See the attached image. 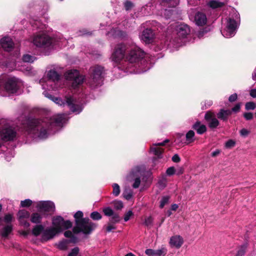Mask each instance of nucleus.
Segmentation results:
<instances>
[{"label":"nucleus","mask_w":256,"mask_h":256,"mask_svg":"<svg viewBox=\"0 0 256 256\" xmlns=\"http://www.w3.org/2000/svg\"><path fill=\"white\" fill-rule=\"evenodd\" d=\"M64 121V116L62 114L54 116L49 120H44L36 118L28 119L27 130L40 138H45L48 136V130H52L56 126H62Z\"/></svg>","instance_id":"f257e3e1"},{"label":"nucleus","mask_w":256,"mask_h":256,"mask_svg":"<svg viewBox=\"0 0 256 256\" xmlns=\"http://www.w3.org/2000/svg\"><path fill=\"white\" fill-rule=\"evenodd\" d=\"M144 51L138 46L129 48L126 54L125 62H128L131 66L138 67L140 70L145 71L146 70L142 66V64L145 62L144 59Z\"/></svg>","instance_id":"f03ea898"},{"label":"nucleus","mask_w":256,"mask_h":256,"mask_svg":"<svg viewBox=\"0 0 256 256\" xmlns=\"http://www.w3.org/2000/svg\"><path fill=\"white\" fill-rule=\"evenodd\" d=\"M91 74L88 80V85L92 89H94L103 84L105 74L104 68L102 66L96 65L91 67L90 70Z\"/></svg>","instance_id":"7ed1b4c3"},{"label":"nucleus","mask_w":256,"mask_h":256,"mask_svg":"<svg viewBox=\"0 0 256 256\" xmlns=\"http://www.w3.org/2000/svg\"><path fill=\"white\" fill-rule=\"evenodd\" d=\"M98 226V224L94 223L86 218V219L82 220L81 222H76V225L72 228L74 234L82 232L84 234H90Z\"/></svg>","instance_id":"20e7f679"},{"label":"nucleus","mask_w":256,"mask_h":256,"mask_svg":"<svg viewBox=\"0 0 256 256\" xmlns=\"http://www.w3.org/2000/svg\"><path fill=\"white\" fill-rule=\"evenodd\" d=\"M128 48L123 43L117 44L112 54V58L116 63L120 62L122 60H125L126 54L128 50Z\"/></svg>","instance_id":"39448f33"},{"label":"nucleus","mask_w":256,"mask_h":256,"mask_svg":"<svg viewBox=\"0 0 256 256\" xmlns=\"http://www.w3.org/2000/svg\"><path fill=\"white\" fill-rule=\"evenodd\" d=\"M66 78L72 81L71 85L74 88H76L82 84L84 78L76 70H68L66 74Z\"/></svg>","instance_id":"423d86ee"},{"label":"nucleus","mask_w":256,"mask_h":256,"mask_svg":"<svg viewBox=\"0 0 256 256\" xmlns=\"http://www.w3.org/2000/svg\"><path fill=\"white\" fill-rule=\"evenodd\" d=\"M32 42L37 47L48 48L52 43V39L45 34H39L34 36Z\"/></svg>","instance_id":"0eeeda50"},{"label":"nucleus","mask_w":256,"mask_h":256,"mask_svg":"<svg viewBox=\"0 0 256 256\" xmlns=\"http://www.w3.org/2000/svg\"><path fill=\"white\" fill-rule=\"evenodd\" d=\"M38 212L44 215H52L55 211V205L50 201L40 202L36 206Z\"/></svg>","instance_id":"6e6552de"},{"label":"nucleus","mask_w":256,"mask_h":256,"mask_svg":"<svg viewBox=\"0 0 256 256\" xmlns=\"http://www.w3.org/2000/svg\"><path fill=\"white\" fill-rule=\"evenodd\" d=\"M2 140L5 142L12 141L16 137V132L12 126L3 128L0 131Z\"/></svg>","instance_id":"1a4fd4ad"},{"label":"nucleus","mask_w":256,"mask_h":256,"mask_svg":"<svg viewBox=\"0 0 256 256\" xmlns=\"http://www.w3.org/2000/svg\"><path fill=\"white\" fill-rule=\"evenodd\" d=\"M216 115L210 110L206 112L204 115V120L208 122V127L211 129H214L220 125V122L216 118Z\"/></svg>","instance_id":"9d476101"},{"label":"nucleus","mask_w":256,"mask_h":256,"mask_svg":"<svg viewBox=\"0 0 256 256\" xmlns=\"http://www.w3.org/2000/svg\"><path fill=\"white\" fill-rule=\"evenodd\" d=\"M237 23L234 18H230L228 20L226 32L224 30L222 33L226 38L234 36L237 29Z\"/></svg>","instance_id":"9b49d317"},{"label":"nucleus","mask_w":256,"mask_h":256,"mask_svg":"<svg viewBox=\"0 0 256 256\" xmlns=\"http://www.w3.org/2000/svg\"><path fill=\"white\" fill-rule=\"evenodd\" d=\"M4 88L9 94L16 93L19 88L18 80L15 78H8L4 84Z\"/></svg>","instance_id":"f8f14e48"},{"label":"nucleus","mask_w":256,"mask_h":256,"mask_svg":"<svg viewBox=\"0 0 256 256\" xmlns=\"http://www.w3.org/2000/svg\"><path fill=\"white\" fill-rule=\"evenodd\" d=\"M177 37L180 39H184L190 34V28L188 25L184 23L178 25L176 27Z\"/></svg>","instance_id":"ddd939ff"},{"label":"nucleus","mask_w":256,"mask_h":256,"mask_svg":"<svg viewBox=\"0 0 256 256\" xmlns=\"http://www.w3.org/2000/svg\"><path fill=\"white\" fill-rule=\"evenodd\" d=\"M154 32L152 28L144 30L140 36L141 39L146 44L152 43L154 38Z\"/></svg>","instance_id":"4468645a"},{"label":"nucleus","mask_w":256,"mask_h":256,"mask_svg":"<svg viewBox=\"0 0 256 256\" xmlns=\"http://www.w3.org/2000/svg\"><path fill=\"white\" fill-rule=\"evenodd\" d=\"M60 232L54 227L45 229L42 234V239L44 241H48L53 238L55 236Z\"/></svg>","instance_id":"2eb2a0df"},{"label":"nucleus","mask_w":256,"mask_h":256,"mask_svg":"<svg viewBox=\"0 0 256 256\" xmlns=\"http://www.w3.org/2000/svg\"><path fill=\"white\" fill-rule=\"evenodd\" d=\"M0 43L2 47L5 51L11 52L14 48V43L12 39L8 36L2 38Z\"/></svg>","instance_id":"dca6fc26"},{"label":"nucleus","mask_w":256,"mask_h":256,"mask_svg":"<svg viewBox=\"0 0 256 256\" xmlns=\"http://www.w3.org/2000/svg\"><path fill=\"white\" fill-rule=\"evenodd\" d=\"M167 253V250L166 248H162L160 250H152L151 248L146 249L145 254L149 256H164Z\"/></svg>","instance_id":"f3484780"},{"label":"nucleus","mask_w":256,"mask_h":256,"mask_svg":"<svg viewBox=\"0 0 256 256\" xmlns=\"http://www.w3.org/2000/svg\"><path fill=\"white\" fill-rule=\"evenodd\" d=\"M169 243L172 246L179 248L183 244L184 240L181 236L176 235L170 238Z\"/></svg>","instance_id":"a211bd4d"},{"label":"nucleus","mask_w":256,"mask_h":256,"mask_svg":"<svg viewBox=\"0 0 256 256\" xmlns=\"http://www.w3.org/2000/svg\"><path fill=\"white\" fill-rule=\"evenodd\" d=\"M64 220V218L61 216H56L52 218V224L53 227L60 232L63 231L62 224Z\"/></svg>","instance_id":"6ab92c4d"},{"label":"nucleus","mask_w":256,"mask_h":256,"mask_svg":"<svg viewBox=\"0 0 256 256\" xmlns=\"http://www.w3.org/2000/svg\"><path fill=\"white\" fill-rule=\"evenodd\" d=\"M232 115V111L230 110H224L221 108L216 114V117L218 119L223 122H227L228 117Z\"/></svg>","instance_id":"aec40b11"},{"label":"nucleus","mask_w":256,"mask_h":256,"mask_svg":"<svg viewBox=\"0 0 256 256\" xmlns=\"http://www.w3.org/2000/svg\"><path fill=\"white\" fill-rule=\"evenodd\" d=\"M192 128L195 130L197 134H202L206 132L207 128L206 126L202 124L201 122L197 120L192 126Z\"/></svg>","instance_id":"412c9836"},{"label":"nucleus","mask_w":256,"mask_h":256,"mask_svg":"<svg viewBox=\"0 0 256 256\" xmlns=\"http://www.w3.org/2000/svg\"><path fill=\"white\" fill-rule=\"evenodd\" d=\"M194 20L198 26H202L206 24L207 18L206 15L200 12H198L195 16Z\"/></svg>","instance_id":"4be33fe9"},{"label":"nucleus","mask_w":256,"mask_h":256,"mask_svg":"<svg viewBox=\"0 0 256 256\" xmlns=\"http://www.w3.org/2000/svg\"><path fill=\"white\" fill-rule=\"evenodd\" d=\"M13 230V227L12 224H7L4 226L2 230L0 235L2 238H8L9 234H10Z\"/></svg>","instance_id":"5701e85b"},{"label":"nucleus","mask_w":256,"mask_h":256,"mask_svg":"<svg viewBox=\"0 0 256 256\" xmlns=\"http://www.w3.org/2000/svg\"><path fill=\"white\" fill-rule=\"evenodd\" d=\"M47 76L49 80L54 82L58 81L60 79V75L55 70H50L47 74Z\"/></svg>","instance_id":"b1692460"},{"label":"nucleus","mask_w":256,"mask_h":256,"mask_svg":"<svg viewBox=\"0 0 256 256\" xmlns=\"http://www.w3.org/2000/svg\"><path fill=\"white\" fill-rule=\"evenodd\" d=\"M30 220L32 223L38 224L42 222V216L38 212H34L30 215Z\"/></svg>","instance_id":"393cba45"},{"label":"nucleus","mask_w":256,"mask_h":256,"mask_svg":"<svg viewBox=\"0 0 256 256\" xmlns=\"http://www.w3.org/2000/svg\"><path fill=\"white\" fill-rule=\"evenodd\" d=\"M44 226L42 224H36L32 230V234L35 236H38L44 232Z\"/></svg>","instance_id":"a878e982"},{"label":"nucleus","mask_w":256,"mask_h":256,"mask_svg":"<svg viewBox=\"0 0 256 256\" xmlns=\"http://www.w3.org/2000/svg\"><path fill=\"white\" fill-rule=\"evenodd\" d=\"M45 96L50 100H52L53 102H54L56 104L62 106L64 104V102L63 101L62 99H61L59 97H56L50 94L46 93L45 94Z\"/></svg>","instance_id":"bb28decb"},{"label":"nucleus","mask_w":256,"mask_h":256,"mask_svg":"<svg viewBox=\"0 0 256 256\" xmlns=\"http://www.w3.org/2000/svg\"><path fill=\"white\" fill-rule=\"evenodd\" d=\"M225 2H220L216 0H211L209 2V6L212 8H222L225 6Z\"/></svg>","instance_id":"cd10ccee"},{"label":"nucleus","mask_w":256,"mask_h":256,"mask_svg":"<svg viewBox=\"0 0 256 256\" xmlns=\"http://www.w3.org/2000/svg\"><path fill=\"white\" fill-rule=\"evenodd\" d=\"M151 151L154 154L157 156L158 158H161L162 155L164 152V149L158 146L152 147L150 148Z\"/></svg>","instance_id":"c85d7f7f"},{"label":"nucleus","mask_w":256,"mask_h":256,"mask_svg":"<svg viewBox=\"0 0 256 256\" xmlns=\"http://www.w3.org/2000/svg\"><path fill=\"white\" fill-rule=\"evenodd\" d=\"M247 250V244H244L238 248L236 256H244Z\"/></svg>","instance_id":"c756f323"},{"label":"nucleus","mask_w":256,"mask_h":256,"mask_svg":"<svg viewBox=\"0 0 256 256\" xmlns=\"http://www.w3.org/2000/svg\"><path fill=\"white\" fill-rule=\"evenodd\" d=\"M18 220L28 218L30 212L26 210H21L18 211Z\"/></svg>","instance_id":"7c9ffc66"},{"label":"nucleus","mask_w":256,"mask_h":256,"mask_svg":"<svg viewBox=\"0 0 256 256\" xmlns=\"http://www.w3.org/2000/svg\"><path fill=\"white\" fill-rule=\"evenodd\" d=\"M64 236L65 237L68 238H70V240H68L69 242L72 243H76L77 240V238L76 236L74 235L72 232L70 230H66L64 232Z\"/></svg>","instance_id":"2f4dec72"},{"label":"nucleus","mask_w":256,"mask_h":256,"mask_svg":"<svg viewBox=\"0 0 256 256\" xmlns=\"http://www.w3.org/2000/svg\"><path fill=\"white\" fill-rule=\"evenodd\" d=\"M121 219L122 218L118 214L116 213L110 218L108 223L114 225V224L120 222Z\"/></svg>","instance_id":"473e14b6"},{"label":"nucleus","mask_w":256,"mask_h":256,"mask_svg":"<svg viewBox=\"0 0 256 256\" xmlns=\"http://www.w3.org/2000/svg\"><path fill=\"white\" fill-rule=\"evenodd\" d=\"M195 136V133L194 130H190L186 134V138L188 143H191L194 142V138Z\"/></svg>","instance_id":"72a5a7b5"},{"label":"nucleus","mask_w":256,"mask_h":256,"mask_svg":"<svg viewBox=\"0 0 256 256\" xmlns=\"http://www.w3.org/2000/svg\"><path fill=\"white\" fill-rule=\"evenodd\" d=\"M70 242L67 240H63L59 242L58 248L60 250H65L68 248V244Z\"/></svg>","instance_id":"f704fd0d"},{"label":"nucleus","mask_w":256,"mask_h":256,"mask_svg":"<svg viewBox=\"0 0 256 256\" xmlns=\"http://www.w3.org/2000/svg\"><path fill=\"white\" fill-rule=\"evenodd\" d=\"M84 214L82 211L78 210L75 213L74 217L75 219L76 226V222H81L82 219H86V218H83Z\"/></svg>","instance_id":"c9c22d12"},{"label":"nucleus","mask_w":256,"mask_h":256,"mask_svg":"<svg viewBox=\"0 0 256 256\" xmlns=\"http://www.w3.org/2000/svg\"><path fill=\"white\" fill-rule=\"evenodd\" d=\"M36 59V57L28 54H24L22 60L26 62H32Z\"/></svg>","instance_id":"e433bc0d"},{"label":"nucleus","mask_w":256,"mask_h":256,"mask_svg":"<svg viewBox=\"0 0 256 256\" xmlns=\"http://www.w3.org/2000/svg\"><path fill=\"white\" fill-rule=\"evenodd\" d=\"M102 212L104 215L107 216H113L116 214L110 207H106L105 208H104L102 210Z\"/></svg>","instance_id":"4c0bfd02"},{"label":"nucleus","mask_w":256,"mask_h":256,"mask_svg":"<svg viewBox=\"0 0 256 256\" xmlns=\"http://www.w3.org/2000/svg\"><path fill=\"white\" fill-rule=\"evenodd\" d=\"M90 218L94 220H98L102 219V216L98 212H93L90 214Z\"/></svg>","instance_id":"58836bf2"},{"label":"nucleus","mask_w":256,"mask_h":256,"mask_svg":"<svg viewBox=\"0 0 256 256\" xmlns=\"http://www.w3.org/2000/svg\"><path fill=\"white\" fill-rule=\"evenodd\" d=\"M256 108V104L254 102H247L245 104V109L246 110H254Z\"/></svg>","instance_id":"ea45409f"},{"label":"nucleus","mask_w":256,"mask_h":256,"mask_svg":"<svg viewBox=\"0 0 256 256\" xmlns=\"http://www.w3.org/2000/svg\"><path fill=\"white\" fill-rule=\"evenodd\" d=\"M112 194L116 196H118L120 194V187L118 184H114L112 186Z\"/></svg>","instance_id":"a19ab883"},{"label":"nucleus","mask_w":256,"mask_h":256,"mask_svg":"<svg viewBox=\"0 0 256 256\" xmlns=\"http://www.w3.org/2000/svg\"><path fill=\"white\" fill-rule=\"evenodd\" d=\"M170 198V196H162L160 202V208H162L168 203Z\"/></svg>","instance_id":"79ce46f5"},{"label":"nucleus","mask_w":256,"mask_h":256,"mask_svg":"<svg viewBox=\"0 0 256 256\" xmlns=\"http://www.w3.org/2000/svg\"><path fill=\"white\" fill-rule=\"evenodd\" d=\"M114 206L116 210H120L124 207V204L121 200H114L113 202Z\"/></svg>","instance_id":"37998d69"},{"label":"nucleus","mask_w":256,"mask_h":256,"mask_svg":"<svg viewBox=\"0 0 256 256\" xmlns=\"http://www.w3.org/2000/svg\"><path fill=\"white\" fill-rule=\"evenodd\" d=\"M70 110L73 112L80 113L82 111L81 106L78 104H74L70 108Z\"/></svg>","instance_id":"c03bdc74"},{"label":"nucleus","mask_w":256,"mask_h":256,"mask_svg":"<svg viewBox=\"0 0 256 256\" xmlns=\"http://www.w3.org/2000/svg\"><path fill=\"white\" fill-rule=\"evenodd\" d=\"M32 202L30 199H26L22 200L20 202V206L22 208H28L32 204Z\"/></svg>","instance_id":"a18cd8bd"},{"label":"nucleus","mask_w":256,"mask_h":256,"mask_svg":"<svg viewBox=\"0 0 256 256\" xmlns=\"http://www.w3.org/2000/svg\"><path fill=\"white\" fill-rule=\"evenodd\" d=\"M124 9L126 11L130 10L134 6V4L130 0H126L124 3Z\"/></svg>","instance_id":"49530a36"},{"label":"nucleus","mask_w":256,"mask_h":256,"mask_svg":"<svg viewBox=\"0 0 256 256\" xmlns=\"http://www.w3.org/2000/svg\"><path fill=\"white\" fill-rule=\"evenodd\" d=\"M72 224L70 220H64L62 224V228L63 230H68L72 227Z\"/></svg>","instance_id":"de8ad7c7"},{"label":"nucleus","mask_w":256,"mask_h":256,"mask_svg":"<svg viewBox=\"0 0 256 256\" xmlns=\"http://www.w3.org/2000/svg\"><path fill=\"white\" fill-rule=\"evenodd\" d=\"M236 145V142L232 140H229L225 143V146L227 148H232Z\"/></svg>","instance_id":"09e8293b"},{"label":"nucleus","mask_w":256,"mask_h":256,"mask_svg":"<svg viewBox=\"0 0 256 256\" xmlns=\"http://www.w3.org/2000/svg\"><path fill=\"white\" fill-rule=\"evenodd\" d=\"M12 214H8L4 216V220L6 224H10L12 222Z\"/></svg>","instance_id":"8fccbe9b"},{"label":"nucleus","mask_w":256,"mask_h":256,"mask_svg":"<svg viewBox=\"0 0 256 256\" xmlns=\"http://www.w3.org/2000/svg\"><path fill=\"white\" fill-rule=\"evenodd\" d=\"M153 222V219L151 216H150L145 219L144 224L147 227H150Z\"/></svg>","instance_id":"3c124183"},{"label":"nucleus","mask_w":256,"mask_h":256,"mask_svg":"<svg viewBox=\"0 0 256 256\" xmlns=\"http://www.w3.org/2000/svg\"><path fill=\"white\" fill-rule=\"evenodd\" d=\"M243 116L246 120H250L254 118V114L251 112H246L243 114Z\"/></svg>","instance_id":"603ef678"},{"label":"nucleus","mask_w":256,"mask_h":256,"mask_svg":"<svg viewBox=\"0 0 256 256\" xmlns=\"http://www.w3.org/2000/svg\"><path fill=\"white\" fill-rule=\"evenodd\" d=\"M140 177H136L134 180V182L132 186V188H138L140 184Z\"/></svg>","instance_id":"864d4df0"},{"label":"nucleus","mask_w":256,"mask_h":256,"mask_svg":"<svg viewBox=\"0 0 256 256\" xmlns=\"http://www.w3.org/2000/svg\"><path fill=\"white\" fill-rule=\"evenodd\" d=\"M80 251L78 247H75L72 248L70 252L68 254V256H77Z\"/></svg>","instance_id":"5fc2aeb1"},{"label":"nucleus","mask_w":256,"mask_h":256,"mask_svg":"<svg viewBox=\"0 0 256 256\" xmlns=\"http://www.w3.org/2000/svg\"><path fill=\"white\" fill-rule=\"evenodd\" d=\"M176 169L174 166L168 168L166 170V174L168 176H171L175 174Z\"/></svg>","instance_id":"6e6d98bb"},{"label":"nucleus","mask_w":256,"mask_h":256,"mask_svg":"<svg viewBox=\"0 0 256 256\" xmlns=\"http://www.w3.org/2000/svg\"><path fill=\"white\" fill-rule=\"evenodd\" d=\"M240 133L242 136L246 138L250 134V131L246 128H243L240 131Z\"/></svg>","instance_id":"4d7b16f0"},{"label":"nucleus","mask_w":256,"mask_h":256,"mask_svg":"<svg viewBox=\"0 0 256 256\" xmlns=\"http://www.w3.org/2000/svg\"><path fill=\"white\" fill-rule=\"evenodd\" d=\"M174 10H166L164 14L167 18H170L173 14Z\"/></svg>","instance_id":"13d9d810"},{"label":"nucleus","mask_w":256,"mask_h":256,"mask_svg":"<svg viewBox=\"0 0 256 256\" xmlns=\"http://www.w3.org/2000/svg\"><path fill=\"white\" fill-rule=\"evenodd\" d=\"M122 196L125 199H126V200H129L132 198V192H124L122 194Z\"/></svg>","instance_id":"bf43d9fd"},{"label":"nucleus","mask_w":256,"mask_h":256,"mask_svg":"<svg viewBox=\"0 0 256 256\" xmlns=\"http://www.w3.org/2000/svg\"><path fill=\"white\" fill-rule=\"evenodd\" d=\"M240 106H241L240 103H238V104H236L230 110L232 111V112H239L240 110Z\"/></svg>","instance_id":"052dcab7"},{"label":"nucleus","mask_w":256,"mask_h":256,"mask_svg":"<svg viewBox=\"0 0 256 256\" xmlns=\"http://www.w3.org/2000/svg\"><path fill=\"white\" fill-rule=\"evenodd\" d=\"M133 215V213L132 210L128 211L124 216V222H127L130 219V217Z\"/></svg>","instance_id":"680f3d73"},{"label":"nucleus","mask_w":256,"mask_h":256,"mask_svg":"<svg viewBox=\"0 0 256 256\" xmlns=\"http://www.w3.org/2000/svg\"><path fill=\"white\" fill-rule=\"evenodd\" d=\"M238 98V95L236 93H234L230 95L228 98V100L230 102H234Z\"/></svg>","instance_id":"e2e57ef3"},{"label":"nucleus","mask_w":256,"mask_h":256,"mask_svg":"<svg viewBox=\"0 0 256 256\" xmlns=\"http://www.w3.org/2000/svg\"><path fill=\"white\" fill-rule=\"evenodd\" d=\"M116 226H114V225L108 223V226L106 227V231L107 232H110L112 230H116Z\"/></svg>","instance_id":"0e129e2a"},{"label":"nucleus","mask_w":256,"mask_h":256,"mask_svg":"<svg viewBox=\"0 0 256 256\" xmlns=\"http://www.w3.org/2000/svg\"><path fill=\"white\" fill-rule=\"evenodd\" d=\"M20 224L24 226L26 228H28L30 226V224L26 220H24L23 219L18 220Z\"/></svg>","instance_id":"69168bd1"},{"label":"nucleus","mask_w":256,"mask_h":256,"mask_svg":"<svg viewBox=\"0 0 256 256\" xmlns=\"http://www.w3.org/2000/svg\"><path fill=\"white\" fill-rule=\"evenodd\" d=\"M172 162H179L180 161V158L178 154H175L173 156L172 158Z\"/></svg>","instance_id":"338daca9"},{"label":"nucleus","mask_w":256,"mask_h":256,"mask_svg":"<svg viewBox=\"0 0 256 256\" xmlns=\"http://www.w3.org/2000/svg\"><path fill=\"white\" fill-rule=\"evenodd\" d=\"M66 103L67 105L69 106H72V105L74 104L73 103V100L71 97H66Z\"/></svg>","instance_id":"774afa93"}]
</instances>
